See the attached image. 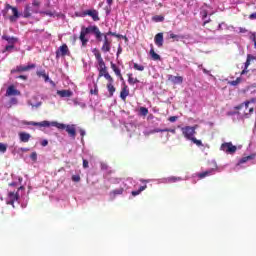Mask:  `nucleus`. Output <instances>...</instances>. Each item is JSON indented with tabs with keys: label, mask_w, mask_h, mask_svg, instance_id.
<instances>
[{
	"label": "nucleus",
	"mask_w": 256,
	"mask_h": 256,
	"mask_svg": "<svg viewBox=\"0 0 256 256\" xmlns=\"http://www.w3.org/2000/svg\"><path fill=\"white\" fill-rule=\"evenodd\" d=\"M90 33H93V35H95L96 41H103V33H101V30H99V27L95 25H90L88 27L82 26L79 36V39L82 43V47H87V43H89L87 35H89Z\"/></svg>",
	"instance_id": "obj_1"
},
{
	"label": "nucleus",
	"mask_w": 256,
	"mask_h": 256,
	"mask_svg": "<svg viewBox=\"0 0 256 256\" xmlns=\"http://www.w3.org/2000/svg\"><path fill=\"white\" fill-rule=\"evenodd\" d=\"M197 127L195 126H185L181 128V132L183 137L187 139V141H192L194 145L197 147H203V142L201 140L196 139L195 135L197 134L196 131Z\"/></svg>",
	"instance_id": "obj_2"
},
{
	"label": "nucleus",
	"mask_w": 256,
	"mask_h": 256,
	"mask_svg": "<svg viewBox=\"0 0 256 256\" xmlns=\"http://www.w3.org/2000/svg\"><path fill=\"white\" fill-rule=\"evenodd\" d=\"M53 127H56L57 129L60 130H65L69 137H71V139H75L77 137V130L75 129V125H67V124H63V123H59L57 121H53L52 122Z\"/></svg>",
	"instance_id": "obj_3"
},
{
	"label": "nucleus",
	"mask_w": 256,
	"mask_h": 256,
	"mask_svg": "<svg viewBox=\"0 0 256 256\" xmlns=\"http://www.w3.org/2000/svg\"><path fill=\"white\" fill-rule=\"evenodd\" d=\"M20 191H25V187L20 186V187H18L17 191H9L7 198H6V204L12 205V207H15V201H17L19 199Z\"/></svg>",
	"instance_id": "obj_4"
},
{
	"label": "nucleus",
	"mask_w": 256,
	"mask_h": 256,
	"mask_svg": "<svg viewBox=\"0 0 256 256\" xmlns=\"http://www.w3.org/2000/svg\"><path fill=\"white\" fill-rule=\"evenodd\" d=\"M220 151H224L228 155H233L237 152V146L233 145L232 142H224L220 146Z\"/></svg>",
	"instance_id": "obj_5"
},
{
	"label": "nucleus",
	"mask_w": 256,
	"mask_h": 256,
	"mask_svg": "<svg viewBox=\"0 0 256 256\" xmlns=\"http://www.w3.org/2000/svg\"><path fill=\"white\" fill-rule=\"evenodd\" d=\"M92 53H93L95 59L98 61L99 69H104L105 67H107L105 65V61L103 60V57L101 56V52L99 51V49L94 48L92 50Z\"/></svg>",
	"instance_id": "obj_6"
},
{
	"label": "nucleus",
	"mask_w": 256,
	"mask_h": 256,
	"mask_svg": "<svg viewBox=\"0 0 256 256\" xmlns=\"http://www.w3.org/2000/svg\"><path fill=\"white\" fill-rule=\"evenodd\" d=\"M66 55H69V46H67V44H63L56 51V59H59V57H65Z\"/></svg>",
	"instance_id": "obj_7"
},
{
	"label": "nucleus",
	"mask_w": 256,
	"mask_h": 256,
	"mask_svg": "<svg viewBox=\"0 0 256 256\" xmlns=\"http://www.w3.org/2000/svg\"><path fill=\"white\" fill-rule=\"evenodd\" d=\"M35 67H36L35 64H30L27 66L20 65V66H17L16 69L11 70V73H23L25 71H30V69H35Z\"/></svg>",
	"instance_id": "obj_8"
},
{
	"label": "nucleus",
	"mask_w": 256,
	"mask_h": 256,
	"mask_svg": "<svg viewBox=\"0 0 256 256\" xmlns=\"http://www.w3.org/2000/svg\"><path fill=\"white\" fill-rule=\"evenodd\" d=\"M102 37H104V41H103V45H102V47H101V51H102L103 53H109V51H111V43H112V41L109 40V38L107 37V35H104V36H102Z\"/></svg>",
	"instance_id": "obj_9"
},
{
	"label": "nucleus",
	"mask_w": 256,
	"mask_h": 256,
	"mask_svg": "<svg viewBox=\"0 0 256 256\" xmlns=\"http://www.w3.org/2000/svg\"><path fill=\"white\" fill-rule=\"evenodd\" d=\"M168 81L172 83L173 85H182L183 84V76H174L169 74L167 76Z\"/></svg>",
	"instance_id": "obj_10"
},
{
	"label": "nucleus",
	"mask_w": 256,
	"mask_h": 256,
	"mask_svg": "<svg viewBox=\"0 0 256 256\" xmlns=\"http://www.w3.org/2000/svg\"><path fill=\"white\" fill-rule=\"evenodd\" d=\"M98 79H101V77H104L106 79V81H108L109 79H113L112 75L109 74V71L107 70V67L105 68H98Z\"/></svg>",
	"instance_id": "obj_11"
},
{
	"label": "nucleus",
	"mask_w": 256,
	"mask_h": 256,
	"mask_svg": "<svg viewBox=\"0 0 256 256\" xmlns=\"http://www.w3.org/2000/svg\"><path fill=\"white\" fill-rule=\"evenodd\" d=\"M108 83L106 85L108 93H109V97H113V95L115 94V91H117V88H115V86L113 85V83H115V79L111 78L107 80Z\"/></svg>",
	"instance_id": "obj_12"
},
{
	"label": "nucleus",
	"mask_w": 256,
	"mask_h": 256,
	"mask_svg": "<svg viewBox=\"0 0 256 256\" xmlns=\"http://www.w3.org/2000/svg\"><path fill=\"white\" fill-rule=\"evenodd\" d=\"M6 95L8 97L19 96L21 95V91L17 90L15 86L10 85L6 90Z\"/></svg>",
	"instance_id": "obj_13"
},
{
	"label": "nucleus",
	"mask_w": 256,
	"mask_h": 256,
	"mask_svg": "<svg viewBox=\"0 0 256 256\" xmlns=\"http://www.w3.org/2000/svg\"><path fill=\"white\" fill-rule=\"evenodd\" d=\"M84 15H88L89 17H91L93 19V21H99L100 20L99 12L95 9L84 11Z\"/></svg>",
	"instance_id": "obj_14"
},
{
	"label": "nucleus",
	"mask_w": 256,
	"mask_h": 256,
	"mask_svg": "<svg viewBox=\"0 0 256 256\" xmlns=\"http://www.w3.org/2000/svg\"><path fill=\"white\" fill-rule=\"evenodd\" d=\"M31 13H39L38 10H31V6L27 4L24 8L23 17L24 19H29L31 17Z\"/></svg>",
	"instance_id": "obj_15"
},
{
	"label": "nucleus",
	"mask_w": 256,
	"mask_h": 256,
	"mask_svg": "<svg viewBox=\"0 0 256 256\" xmlns=\"http://www.w3.org/2000/svg\"><path fill=\"white\" fill-rule=\"evenodd\" d=\"M211 175H215V169L214 168L206 170L202 173H198L197 177L200 178V179H205V177H211Z\"/></svg>",
	"instance_id": "obj_16"
},
{
	"label": "nucleus",
	"mask_w": 256,
	"mask_h": 256,
	"mask_svg": "<svg viewBox=\"0 0 256 256\" xmlns=\"http://www.w3.org/2000/svg\"><path fill=\"white\" fill-rule=\"evenodd\" d=\"M127 97H129V87L127 84H124L120 92V99H122V101H127Z\"/></svg>",
	"instance_id": "obj_17"
},
{
	"label": "nucleus",
	"mask_w": 256,
	"mask_h": 256,
	"mask_svg": "<svg viewBox=\"0 0 256 256\" xmlns=\"http://www.w3.org/2000/svg\"><path fill=\"white\" fill-rule=\"evenodd\" d=\"M30 125H33L34 127H53V122L45 120L42 122H31Z\"/></svg>",
	"instance_id": "obj_18"
},
{
	"label": "nucleus",
	"mask_w": 256,
	"mask_h": 256,
	"mask_svg": "<svg viewBox=\"0 0 256 256\" xmlns=\"http://www.w3.org/2000/svg\"><path fill=\"white\" fill-rule=\"evenodd\" d=\"M18 136L21 143H29V140L31 139V134L27 132H19Z\"/></svg>",
	"instance_id": "obj_19"
},
{
	"label": "nucleus",
	"mask_w": 256,
	"mask_h": 256,
	"mask_svg": "<svg viewBox=\"0 0 256 256\" xmlns=\"http://www.w3.org/2000/svg\"><path fill=\"white\" fill-rule=\"evenodd\" d=\"M154 43L155 45H157V47H163V32H160L155 35Z\"/></svg>",
	"instance_id": "obj_20"
},
{
	"label": "nucleus",
	"mask_w": 256,
	"mask_h": 256,
	"mask_svg": "<svg viewBox=\"0 0 256 256\" xmlns=\"http://www.w3.org/2000/svg\"><path fill=\"white\" fill-rule=\"evenodd\" d=\"M19 17H21V14H19V10L17 9V7L12 8V16L9 17L10 21L12 23H15V21H17Z\"/></svg>",
	"instance_id": "obj_21"
},
{
	"label": "nucleus",
	"mask_w": 256,
	"mask_h": 256,
	"mask_svg": "<svg viewBox=\"0 0 256 256\" xmlns=\"http://www.w3.org/2000/svg\"><path fill=\"white\" fill-rule=\"evenodd\" d=\"M150 57L153 61H161V56L155 52L153 44L150 45Z\"/></svg>",
	"instance_id": "obj_22"
},
{
	"label": "nucleus",
	"mask_w": 256,
	"mask_h": 256,
	"mask_svg": "<svg viewBox=\"0 0 256 256\" xmlns=\"http://www.w3.org/2000/svg\"><path fill=\"white\" fill-rule=\"evenodd\" d=\"M249 65H251V55L247 56V60L244 64V68L241 71L240 75H247V73H249Z\"/></svg>",
	"instance_id": "obj_23"
},
{
	"label": "nucleus",
	"mask_w": 256,
	"mask_h": 256,
	"mask_svg": "<svg viewBox=\"0 0 256 256\" xmlns=\"http://www.w3.org/2000/svg\"><path fill=\"white\" fill-rule=\"evenodd\" d=\"M2 39H4V41H7V43H9V45H15V43H17L19 41V39L17 37H11L8 35H3Z\"/></svg>",
	"instance_id": "obj_24"
},
{
	"label": "nucleus",
	"mask_w": 256,
	"mask_h": 256,
	"mask_svg": "<svg viewBox=\"0 0 256 256\" xmlns=\"http://www.w3.org/2000/svg\"><path fill=\"white\" fill-rule=\"evenodd\" d=\"M57 95H59V97H72L73 96V92L71 90H58L57 91Z\"/></svg>",
	"instance_id": "obj_25"
},
{
	"label": "nucleus",
	"mask_w": 256,
	"mask_h": 256,
	"mask_svg": "<svg viewBox=\"0 0 256 256\" xmlns=\"http://www.w3.org/2000/svg\"><path fill=\"white\" fill-rule=\"evenodd\" d=\"M251 103H256V98H251L250 100L245 101L244 103L237 106V109H243V107L249 109V105H251Z\"/></svg>",
	"instance_id": "obj_26"
},
{
	"label": "nucleus",
	"mask_w": 256,
	"mask_h": 256,
	"mask_svg": "<svg viewBox=\"0 0 256 256\" xmlns=\"http://www.w3.org/2000/svg\"><path fill=\"white\" fill-rule=\"evenodd\" d=\"M177 181H183V178L177 176H170L165 178V183H177Z\"/></svg>",
	"instance_id": "obj_27"
},
{
	"label": "nucleus",
	"mask_w": 256,
	"mask_h": 256,
	"mask_svg": "<svg viewBox=\"0 0 256 256\" xmlns=\"http://www.w3.org/2000/svg\"><path fill=\"white\" fill-rule=\"evenodd\" d=\"M37 77H43L45 83L49 81V75L45 72V70H39L36 72Z\"/></svg>",
	"instance_id": "obj_28"
},
{
	"label": "nucleus",
	"mask_w": 256,
	"mask_h": 256,
	"mask_svg": "<svg viewBox=\"0 0 256 256\" xmlns=\"http://www.w3.org/2000/svg\"><path fill=\"white\" fill-rule=\"evenodd\" d=\"M110 67H111L112 71H114L116 77H117L118 75H121V68H120L119 66H117V64L111 62V63H110Z\"/></svg>",
	"instance_id": "obj_29"
},
{
	"label": "nucleus",
	"mask_w": 256,
	"mask_h": 256,
	"mask_svg": "<svg viewBox=\"0 0 256 256\" xmlns=\"http://www.w3.org/2000/svg\"><path fill=\"white\" fill-rule=\"evenodd\" d=\"M251 159H255V154L241 158L238 162V165H243V163H247V161H251Z\"/></svg>",
	"instance_id": "obj_30"
},
{
	"label": "nucleus",
	"mask_w": 256,
	"mask_h": 256,
	"mask_svg": "<svg viewBox=\"0 0 256 256\" xmlns=\"http://www.w3.org/2000/svg\"><path fill=\"white\" fill-rule=\"evenodd\" d=\"M127 77L129 85H135L136 83H139V79L133 78V74H127Z\"/></svg>",
	"instance_id": "obj_31"
},
{
	"label": "nucleus",
	"mask_w": 256,
	"mask_h": 256,
	"mask_svg": "<svg viewBox=\"0 0 256 256\" xmlns=\"http://www.w3.org/2000/svg\"><path fill=\"white\" fill-rule=\"evenodd\" d=\"M152 21H154V23H163V21H165V17L162 15H155L152 17Z\"/></svg>",
	"instance_id": "obj_32"
},
{
	"label": "nucleus",
	"mask_w": 256,
	"mask_h": 256,
	"mask_svg": "<svg viewBox=\"0 0 256 256\" xmlns=\"http://www.w3.org/2000/svg\"><path fill=\"white\" fill-rule=\"evenodd\" d=\"M147 189V185L140 186V188L136 191H132L133 197H137V195H141L142 191H145Z\"/></svg>",
	"instance_id": "obj_33"
},
{
	"label": "nucleus",
	"mask_w": 256,
	"mask_h": 256,
	"mask_svg": "<svg viewBox=\"0 0 256 256\" xmlns=\"http://www.w3.org/2000/svg\"><path fill=\"white\" fill-rule=\"evenodd\" d=\"M123 191H125L123 188H118L110 192V195H113L114 197L116 195H123Z\"/></svg>",
	"instance_id": "obj_34"
},
{
	"label": "nucleus",
	"mask_w": 256,
	"mask_h": 256,
	"mask_svg": "<svg viewBox=\"0 0 256 256\" xmlns=\"http://www.w3.org/2000/svg\"><path fill=\"white\" fill-rule=\"evenodd\" d=\"M139 111L142 117H147V115H149V109H147L146 107H140Z\"/></svg>",
	"instance_id": "obj_35"
},
{
	"label": "nucleus",
	"mask_w": 256,
	"mask_h": 256,
	"mask_svg": "<svg viewBox=\"0 0 256 256\" xmlns=\"http://www.w3.org/2000/svg\"><path fill=\"white\" fill-rule=\"evenodd\" d=\"M242 79L241 77L236 78V80H232L229 82V85H232V87H237L239 83H241Z\"/></svg>",
	"instance_id": "obj_36"
},
{
	"label": "nucleus",
	"mask_w": 256,
	"mask_h": 256,
	"mask_svg": "<svg viewBox=\"0 0 256 256\" xmlns=\"http://www.w3.org/2000/svg\"><path fill=\"white\" fill-rule=\"evenodd\" d=\"M134 69L136 71H145V66L134 63Z\"/></svg>",
	"instance_id": "obj_37"
},
{
	"label": "nucleus",
	"mask_w": 256,
	"mask_h": 256,
	"mask_svg": "<svg viewBox=\"0 0 256 256\" xmlns=\"http://www.w3.org/2000/svg\"><path fill=\"white\" fill-rule=\"evenodd\" d=\"M91 95H99V88L97 87V84L94 85V90H90Z\"/></svg>",
	"instance_id": "obj_38"
},
{
	"label": "nucleus",
	"mask_w": 256,
	"mask_h": 256,
	"mask_svg": "<svg viewBox=\"0 0 256 256\" xmlns=\"http://www.w3.org/2000/svg\"><path fill=\"white\" fill-rule=\"evenodd\" d=\"M164 133H172L173 135H175V133H177V130H175V128H165Z\"/></svg>",
	"instance_id": "obj_39"
},
{
	"label": "nucleus",
	"mask_w": 256,
	"mask_h": 256,
	"mask_svg": "<svg viewBox=\"0 0 256 256\" xmlns=\"http://www.w3.org/2000/svg\"><path fill=\"white\" fill-rule=\"evenodd\" d=\"M7 152V145L0 143V153H6Z\"/></svg>",
	"instance_id": "obj_40"
},
{
	"label": "nucleus",
	"mask_w": 256,
	"mask_h": 256,
	"mask_svg": "<svg viewBox=\"0 0 256 256\" xmlns=\"http://www.w3.org/2000/svg\"><path fill=\"white\" fill-rule=\"evenodd\" d=\"M72 181H74V183H79V181H81V176L73 175L72 176Z\"/></svg>",
	"instance_id": "obj_41"
},
{
	"label": "nucleus",
	"mask_w": 256,
	"mask_h": 256,
	"mask_svg": "<svg viewBox=\"0 0 256 256\" xmlns=\"http://www.w3.org/2000/svg\"><path fill=\"white\" fill-rule=\"evenodd\" d=\"M32 5L33 7L39 8L41 7V2L39 0H33Z\"/></svg>",
	"instance_id": "obj_42"
},
{
	"label": "nucleus",
	"mask_w": 256,
	"mask_h": 256,
	"mask_svg": "<svg viewBox=\"0 0 256 256\" xmlns=\"http://www.w3.org/2000/svg\"><path fill=\"white\" fill-rule=\"evenodd\" d=\"M106 35V37L108 36V35H111L112 37H116L117 36V33H115V32H111V31H108L107 33H102V37L103 36H105Z\"/></svg>",
	"instance_id": "obj_43"
},
{
	"label": "nucleus",
	"mask_w": 256,
	"mask_h": 256,
	"mask_svg": "<svg viewBox=\"0 0 256 256\" xmlns=\"http://www.w3.org/2000/svg\"><path fill=\"white\" fill-rule=\"evenodd\" d=\"M200 15H202V19H207V15H208V12H207V10H202L201 12H200Z\"/></svg>",
	"instance_id": "obj_44"
},
{
	"label": "nucleus",
	"mask_w": 256,
	"mask_h": 256,
	"mask_svg": "<svg viewBox=\"0 0 256 256\" xmlns=\"http://www.w3.org/2000/svg\"><path fill=\"white\" fill-rule=\"evenodd\" d=\"M30 159H32V161H37V152H32L30 155Z\"/></svg>",
	"instance_id": "obj_45"
},
{
	"label": "nucleus",
	"mask_w": 256,
	"mask_h": 256,
	"mask_svg": "<svg viewBox=\"0 0 256 256\" xmlns=\"http://www.w3.org/2000/svg\"><path fill=\"white\" fill-rule=\"evenodd\" d=\"M151 133H165V129L156 128V129L152 130Z\"/></svg>",
	"instance_id": "obj_46"
},
{
	"label": "nucleus",
	"mask_w": 256,
	"mask_h": 256,
	"mask_svg": "<svg viewBox=\"0 0 256 256\" xmlns=\"http://www.w3.org/2000/svg\"><path fill=\"white\" fill-rule=\"evenodd\" d=\"M83 168L89 169V161H87L86 159H83Z\"/></svg>",
	"instance_id": "obj_47"
},
{
	"label": "nucleus",
	"mask_w": 256,
	"mask_h": 256,
	"mask_svg": "<svg viewBox=\"0 0 256 256\" xmlns=\"http://www.w3.org/2000/svg\"><path fill=\"white\" fill-rule=\"evenodd\" d=\"M178 117L177 116H171L168 118V121H170V123H175V121H177Z\"/></svg>",
	"instance_id": "obj_48"
},
{
	"label": "nucleus",
	"mask_w": 256,
	"mask_h": 256,
	"mask_svg": "<svg viewBox=\"0 0 256 256\" xmlns=\"http://www.w3.org/2000/svg\"><path fill=\"white\" fill-rule=\"evenodd\" d=\"M11 49H15V45L10 44L5 47V51H11Z\"/></svg>",
	"instance_id": "obj_49"
},
{
	"label": "nucleus",
	"mask_w": 256,
	"mask_h": 256,
	"mask_svg": "<svg viewBox=\"0 0 256 256\" xmlns=\"http://www.w3.org/2000/svg\"><path fill=\"white\" fill-rule=\"evenodd\" d=\"M170 39H176L177 41H179V35L172 33L170 34Z\"/></svg>",
	"instance_id": "obj_50"
},
{
	"label": "nucleus",
	"mask_w": 256,
	"mask_h": 256,
	"mask_svg": "<svg viewBox=\"0 0 256 256\" xmlns=\"http://www.w3.org/2000/svg\"><path fill=\"white\" fill-rule=\"evenodd\" d=\"M251 21L256 20V12L249 15Z\"/></svg>",
	"instance_id": "obj_51"
},
{
	"label": "nucleus",
	"mask_w": 256,
	"mask_h": 256,
	"mask_svg": "<svg viewBox=\"0 0 256 256\" xmlns=\"http://www.w3.org/2000/svg\"><path fill=\"white\" fill-rule=\"evenodd\" d=\"M41 145H42V147H47L49 145V141L48 140H43L41 142Z\"/></svg>",
	"instance_id": "obj_52"
},
{
	"label": "nucleus",
	"mask_w": 256,
	"mask_h": 256,
	"mask_svg": "<svg viewBox=\"0 0 256 256\" xmlns=\"http://www.w3.org/2000/svg\"><path fill=\"white\" fill-rule=\"evenodd\" d=\"M121 53H123V48H121V46L118 47V51H117V57H119V55H121Z\"/></svg>",
	"instance_id": "obj_53"
},
{
	"label": "nucleus",
	"mask_w": 256,
	"mask_h": 256,
	"mask_svg": "<svg viewBox=\"0 0 256 256\" xmlns=\"http://www.w3.org/2000/svg\"><path fill=\"white\" fill-rule=\"evenodd\" d=\"M16 79H23V81H27V76L20 75V76L16 77Z\"/></svg>",
	"instance_id": "obj_54"
},
{
	"label": "nucleus",
	"mask_w": 256,
	"mask_h": 256,
	"mask_svg": "<svg viewBox=\"0 0 256 256\" xmlns=\"http://www.w3.org/2000/svg\"><path fill=\"white\" fill-rule=\"evenodd\" d=\"M43 13H44V15H48L49 17H53V12H51V11H45Z\"/></svg>",
	"instance_id": "obj_55"
},
{
	"label": "nucleus",
	"mask_w": 256,
	"mask_h": 256,
	"mask_svg": "<svg viewBox=\"0 0 256 256\" xmlns=\"http://www.w3.org/2000/svg\"><path fill=\"white\" fill-rule=\"evenodd\" d=\"M115 37H117V39H127V37L126 36H123V35H120V34H116V36Z\"/></svg>",
	"instance_id": "obj_56"
},
{
	"label": "nucleus",
	"mask_w": 256,
	"mask_h": 256,
	"mask_svg": "<svg viewBox=\"0 0 256 256\" xmlns=\"http://www.w3.org/2000/svg\"><path fill=\"white\" fill-rule=\"evenodd\" d=\"M239 31H240V33H247V29H245V28H239Z\"/></svg>",
	"instance_id": "obj_57"
},
{
	"label": "nucleus",
	"mask_w": 256,
	"mask_h": 256,
	"mask_svg": "<svg viewBox=\"0 0 256 256\" xmlns=\"http://www.w3.org/2000/svg\"><path fill=\"white\" fill-rule=\"evenodd\" d=\"M6 9H11V11H13V9H15V7L11 6L10 4H7Z\"/></svg>",
	"instance_id": "obj_58"
},
{
	"label": "nucleus",
	"mask_w": 256,
	"mask_h": 256,
	"mask_svg": "<svg viewBox=\"0 0 256 256\" xmlns=\"http://www.w3.org/2000/svg\"><path fill=\"white\" fill-rule=\"evenodd\" d=\"M80 135H81V137H85V130L81 129L80 130Z\"/></svg>",
	"instance_id": "obj_59"
},
{
	"label": "nucleus",
	"mask_w": 256,
	"mask_h": 256,
	"mask_svg": "<svg viewBox=\"0 0 256 256\" xmlns=\"http://www.w3.org/2000/svg\"><path fill=\"white\" fill-rule=\"evenodd\" d=\"M107 5H113V0H106Z\"/></svg>",
	"instance_id": "obj_60"
},
{
	"label": "nucleus",
	"mask_w": 256,
	"mask_h": 256,
	"mask_svg": "<svg viewBox=\"0 0 256 256\" xmlns=\"http://www.w3.org/2000/svg\"><path fill=\"white\" fill-rule=\"evenodd\" d=\"M116 77H118V78L120 79V81H124V79H123V74H120V75H118V76H116Z\"/></svg>",
	"instance_id": "obj_61"
},
{
	"label": "nucleus",
	"mask_w": 256,
	"mask_h": 256,
	"mask_svg": "<svg viewBox=\"0 0 256 256\" xmlns=\"http://www.w3.org/2000/svg\"><path fill=\"white\" fill-rule=\"evenodd\" d=\"M207 23H211V19L204 21L203 26L207 25Z\"/></svg>",
	"instance_id": "obj_62"
},
{
	"label": "nucleus",
	"mask_w": 256,
	"mask_h": 256,
	"mask_svg": "<svg viewBox=\"0 0 256 256\" xmlns=\"http://www.w3.org/2000/svg\"><path fill=\"white\" fill-rule=\"evenodd\" d=\"M253 111H255V109L253 107L249 108L248 113H253Z\"/></svg>",
	"instance_id": "obj_63"
},
{
	"label": "nucleus",
	"mask_w": 256,
	"mask_h": 256,
	"mask_svg": "<svg viewBox=\"0 0 256 256\" xmlns=\"http://www.w3.org/2000/svg\"><path fill=\"white\" fill-rule=\"evenodd\" d=\"M140 181H141V183H149V180L141 179Z\"/></svg>",
	"instance_id": "obj_64"
}]
</instances>
